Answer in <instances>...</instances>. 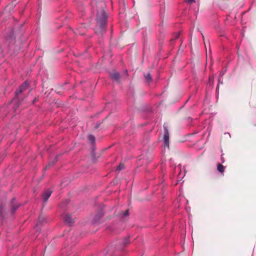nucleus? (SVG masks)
<instances>
[{"label": "nucleus", "mask_w": 256, "mask_h": 256, "mask_svg": "<svg viewBox=\"0 0 256 256\" xmlns=\"http://www.w3.org/2000/svg\"><path fill=\"white\" fill-rule=\"evenodd\" d=\"M98 5L101 9L100 10H98L97 12V24L96 26L95 31L96 33H100L102 35L106 31L108 16L104 10V4L100 3Z\"/></svg>", "instance_id": "nucleus-1"}, {"label": "nucleus", "mask_w": 256, "mask_h": 256, "mask_svg": "<svg viewBox=\"0 0 256 256\" xmlns=\"http://www.w3.org/2000/svg\"><path fill=\"white\" fill-rule=\"evenodd\" d=\"M164 131L163 137L164 144L166 146L169 148V133L168 130V126L166 124H164Z\"/></svg>", "instance_id": "nucleus-2"}, {"label": "nucleus", "mask_w": 256, "mask_h": 256, "mask_svg": "<svg viewBox=\"0 0 256 256\" xmlns=\"http://www.w3.org/2000/svg\"><path fill=\"white\" fill-rule=\"evenodd\" d=\"M29 87V84L27 81H26L22 84L18 89L16 92V98H18V95L22 94L24 91L26 90Z\"/></svg>", "instance_id": "nucleus-3"}, {"label": "nucleus", "mask_w": 256, "mask_h": 256, "mask_svg": "<svg viewBox=\"0 0 256 256\" xmlns=\"http://www.w3.org/2000/svg\"><path fill=\"white\" fill-rule=\"evenodd\" d=\"M52 193V191L50 190H47L44 192L42 195V197L44 200V202H46L48 200Z\"/></svg>", "instance_id": "nucleus-4"}, {"label": "nucleus", "mask_w": 256, "mask_h": 256, "mask_svg": "<svg viewBox=\"0 0 256 256\" xmlns=\"http://www.w3.org/2000/svg\"><path fill=\"white\" fill-rule=\"evenodd\" d=\"M110 76L116 82H118L120 81V76L118 72L115 71L112 72L110 73Z\"/></svg>", "instance_id": "nucleus-5"}, {"label": "nucleus", "mask_w": 256, "mask_h": 256, "mask_svg": "<svg viewBox=\"0 0 256 256\" xmlns=\"http://www.w3.org/2000/svg\"><path fill=\"white\" fill-rule=\"evenodd\" d=\"M15 201H16L15 198H13L11 201L10 206H11L12 213H14L20 206V205L18 204H16L15 202Z\"/></svg>", "instance_id": "nucleus-6"}, {"label": "nucleus", "mask_w": 256, "mask_h": 256, "mask_svg": "<svg viewBox=\"0 0 256 256\" xmlns=\"http://www.w3.org/2000/svg\"><path fill=\"white\" fill-rule=\"evenodd\" d=\"M65 222L68 224H72L74 222V219L72 217V216L70 214H67L66 215L64 218Z\"/></svg>", "instance_id": "nucleus-7"}, {"label": "nucleus", "mask_w": 256, "mask_h": 256, "mask_svg": "<svg viewBox=\"0 0 256 256\" xmlns=\"http://www.w3.org/2000/svg\"><path fill=\"white\" fill-rule=\"evenodd\" d=\"M77 30L78 31V32L80 34L83 35L86 33V28L84 26H82Z\"/></svg>", "instance_id": "nucleus-8"}, {"label": "nucleus", "mask_w": 256, "mask_h": 256, "mask_svg": "<svg viewBox=\"0 0 256 256\" xmlns=\"http://www.w3.org/2000/svg\"><path fill=\"white\" fill-rule=\"evenodd\" d=\"M217 168L218 172L223 174L224 171V167L220 164H218Z\"/></svg>", "instance_id": "nucleus-9"}, {"label": "nucleus", "mask_w": 256, "mask_h": 256, "mask_svg": "<svg viewBox=\"0 0 256 256\" xmlns=\"http://www.w3.org/2000/svg\"><path fill=\"white\" fill-rule=\"evenodd\" d=\"M88 142H90L92 144H94L96 140L95 137L93 135L90 134L88 137Z\"/></svg>", "instance_id": "nucleus-10"}, {"label": "nucleus", "mask_w": 256, "mask_h": 256, "mask_svg": "<svg viewBox=\"0 0 256 256\" xmlns=\"http://www.w3.org/2000/svg\"><path fill=\"white\" fill-rule=\"evenodd\" d=\"M144 78L148 82H150L152 80V77L150 74L148 73L144 74Z\"/></svg>", "instance_id": "nucleus-11"}, {"label": "nucleus", "mask_w": 256, "mask_h": 256, "mask_svg": "<svg viewBox=\"0 0 256 256\" xmlns=\"http://www.w3.org/2000/svg\"><path fill=\"white\" fill-rule=\"evenodd\" d=\"M130 243V240L128 238H126L124 240L122 241V244L125 246L127 244H128Z\"/></svg>", "instance_id": "nucleus-12"}, {"label": "nucleus", "mask_w": 256, "mask_h": 256, "mask_svg": "<svg viewBox=\"0 0 256 256\" xmlns=\"http://www.w3.org/2000/svg\"><path fill=\"white\" fill-rule=\"evenodd\" d=\"M124 168V164H120V165L117 168V170H120Z\"/></svg>", "instance_id": "nucleus-13"}, {"label": "nucleus", "mask_w": 256, "mask_h": 256, "mask_svg": "<svg viewBox=\"0 0 256 256\" xmlns=\"http://www.w3.org/2000/svg\"><path fill=\"white\" fill-rule=\"evenodd\" d=\"M15 4H16L14 2H12L11 4L7 6L6 7V10L12 8L15 6Z\"/></svg>", "instance_id": "nucleus-14"}, {"label": "nucleus", "mask_w": 256, "mask_h": 256, "mask_svg": "<svg viewBox=\"0 0 256 256\" xmlns=\"http://www.w3.org/2000/svg\"><path fill=\"white\" fill-rule=\"evenodd\" d=\"M56 162V161H54V162H50V163L48 164V166H46L44 168V170H48V169L49 168H50V166H52V165H53V164Z\"/></svg>", "instance_id": "nucleus-15"}, {"label": "nucleus", "mask_w": 256, "mask_h": 256, "mask_svg": "<svg viewBox=\"0 0 256 256\" xmlns=\"http://www.w3.org/2000/svg\"><path fill=\"white\" fill-rule=\"evenodd\" d=\"M103 216H104V214L103 213H100V214H98V218H97L98 216H96L95 218H94V220L96 222V221H98L99 220L100 218H102Z\"/></svg>", "instance_id": "nucleus-16"}, {"label": "nucleus", "mask_w": 256, "mask_h": 256, "mask_svg": "<svg viewBox=\"0 0 256 256\" xmlns=\"http://www.w3.org/2000/svg\"><path fill=\"white\" fill-rule=\"evenodd\" d=\"M129 214L128 210H126L125 212L122 214L123 216H126Z\"/></svg>", "instance_id": "nucleus-17"}, {"label": "nucleus", "mask_w": 256, "mask_h": 256, "mask_svg": "<svg viewBox=\"0 0 256 256\" xmlns=\"http://www.w3.org/2000/svg\"><path fill=\"white\" fill-rule=\"evenodd\" d=\"M2 208H3V206L2 204H0V215L2 216Z\"/></svg>", "instance_id": "nucleus-18"}, {"label": "nucleus", "mask_w": 256, "mask_h": 256, "mask_svg": "<svg viewBox=\"0 0 256 256\" xmlns=\"http://www.w3.org/2000/svg\"><path fill=\"white\" fill-rule=\"evenodd\" d=\"M186 1L189 4H192L195 2V0H186Z\"/></svg>", "instance_id": "nucleus-19"}, {"label": "nucleus", "mask_w": 256, "mask_h": 256, "mask_svg": "<svg viewBox=\"0 0 256 256\" xmlns=\"http://www.w3.org/2000/svg\"><path fill=\"white\" fill-rule=\"evenodd\" d=\"M222 155L223 154H222V156H221V160H222V162L223 163V162H224V158L222 157Z\"/></svg>", "instance_id": "nucleus-20"}, {"label": "nucleus", "mask_w": 256, "mask_h": 256, "mask_svg": "<svg viewBox=\"0 0 256 256\" xmlns=\"http://www.w3.org/2000/svg\"><path fill=\"white\" fill-rule=\"evenodd\" d=\"M226 2H227V0H224V1H223V2H224V4H226Z\"/></svg>", "instance_id": "nucleus-21"}, {"label": "nucleus", "mask_w": 256, "mask_h": 256, "mask_svg": "<svg viewBox=\"0 0 256 256\" xmlns=\"http://www.w3.org/2000/svg\"><path fill=\"white\" fill-rule=\"evenodd\" d=\"M41 218H42L41 217H39L38 220H39L40 222H41Z\"/></svg>", "instance_id": "nucleus-22"}]
</instances>
